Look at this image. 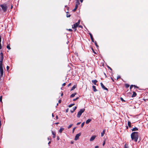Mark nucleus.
I'll return each mask as SVG.
<instances>
[{"label": "nucleus", "mask_w": 148, "mask_h": 148, "mask_svg": "<svg viewBox=\"0 0 148 148\" xmlns=\"http://www.w3.org/2000/svg\"><path fill=\"white\" fill-rule=\"evenodd\" d=\"M1 36H0V49H1L2 48L1 45Z\"/></svg>", "instance_id": "23"}, {"label": "nucleus", "mask_w": 148, "mask_h": 148, "mask_svg": "<svg viewBox=\"0 0 148 148\" xmlns=\"http://www.w3.org/2000/svg\"><path fill=\"white\" fill-rule=\"evenodd\" d=\"M133 94L132 96V97H136L137 95V94L134 91H133Z\"/></svg>", "instance_id": "11"}, {"label": "nucleus", "mask_w": 148, "mask_h": 148, "mask_svg": "<svg viewBox=\"0 0 148 148\" xmlns=\"http://www.w3.org/2000/svg\"><path fill=\"white\" fill-rule=\"evenodd\" d=\"M85 111V109L84 108L81 109L78 112L77 114V117L79 118L82 114Z\"/></svg>", "instance_id": "3"}, {"label": "nucleus", "mask_w": 148, "mask_h": 148, "mask_svg": "<svg viewBox=\"0 0 148 148\" xmlns=\"http://www.w3.org/2000/svg\"><path fill=\"white\" fill-rule=\"evenodd\" d=\"M81 123V122H78V123H77V125H79Z\"/></svg>", "instance_id": "51"}, {"label": "nucleus", "mask_w": 148, "mask_h": 148, "mask_svg": "<svg viewBox=\"0 0 148 148\" xmlns=\"http://www.w3.org/2000/svg\"><path fill=\"white\" fill-rule=\"evenodd\" d=\"M61 101H62L60 99H59L58 101V102L59 103H61Z\"/></svg>", "instance_id": "47"}, {"label": "nucleus", "mask_w": 148, "mask_h": 148, "mask_svg": "<svg viewBox=\"0 0 148 148\" xmlns=\"http://www.w3.org/2000/svg\"><path fill=\"white\" fill-rule=\"evenodd\" d=\"M51 132L53 135V138H55L56 137V132H53V131H52Z\"/></svg>", "instance_id": "9"}, {"label": "nucleus", "mask_w": 148, "mask_h": 148, "mask_svg": "<svg viewBox=\"0 0 148 148\" xmlns=\"http://www.w3.org/2000/svg\"><path fill=\"white\" fill-rule=\"evenodd\" d=\"M125 86L126 88H128L129 87L130 85L128 84H126Z\"/></svg>", "instance_id": "24"}, {"label": "nucleus", "mask_w": 148, "mask_h": 148, "mask_svg": "<svg viewBox=\"0 0 148 148\" xmlns=\"http://www.w3.org/2000/svg\"><path fill=\"white\" fill-rule=\"evenodd\" d=\"M0 6L1 8V9L0 8V11L2 10L4 12H6L8 8L6 4L4 3L3 4H1L0 5Z\"/></svg>", "instance_id": "2"}, {"label": "nucleus", "mask_w": 148, "mask_h": 148, "mask_svg": "<svg viewBox=\"0 0 148 148\" xmlns=\"http://www.w3.org/2000/svg\"><path fill=\"white\" fill-rule=\"evenodd\" d=\"M105 143H106V142H105V141L104 140L103 143V146H104L105 144Z\"/></svg>", "instance_id": "44"}, {"label": "nucleus", "mask_w": 148, "mask_h": 148, "mask_svg": "<svg viewBox=\"0 0 148 148\" xmlns=\"http://www.w3.org/2000/svg\"><path fill=\"white\" fill-rule=\"evenodd\" d=\"M0 56H1V57L3 56V54L2 52L1 53Z\"/></svg>", "instance_id": "41"}, {"label": "nucleus", "mask_w": 148, "mask_h": 148, "mask_svg": "<svg viewBox=\"0 0 148 148\" xmlns=\"http://www.w3.org/2000/svg\"><path fill=\"white\" fill-rule=\"evenodd\" d=\"M92 120L90 119H88L86 121V124H87L89 123Z\"/></svg>", "instance_id": "16"}, {"label": "nucleus", "mask_w": 148, "mask_h": 148, "mask_svg": "<svg viewBox=\"0 0 148 148\" xmlns=\"http://www.w3.org/2000/svg\"><path fill=\"white\" fill-rule=\"evenodd\" d=\"M105 133V130H103V131L101 133V137H103V136L104 134Z\"/></svg>", "instance_id": "21"}, {"label": "nucleus", "mask_w": 148, "mask_h": 148, "mask_svg": "<svg viewBox=\"0 0 148 148\" xmlns=\"http://www.w3.org/2000/svg\"><path fill=\"white\" fill-rule=\"evenodd\" d=\"M138 130V128L136 127L133 128L132 129V131H137Z\"/></svg>", "instance_id": "10"}, {"label": "nucleus", "mask_w": 148, "mask_h": 148, "mask_svg": "<svg viewBox=\"0 0 148 148\" xmlns=\"http://www.w3.org/2000/svg\"><path fill=\"white\" fill-rule=\"evenodd\" d=\"M92 88H93V90L94 92H95L97 91V90L96 89L95 86H93Z\"/></svg>", "instance_id": "15"}, {"label": "nucleus", "mask_w": 148, "mask_h": 148, "mask_svg": "<svg viewBox=\"0 0 148 148\" xmlns=\"http://www.w3.org/2000/svg\"><path fill=\"white\" fill-rule=\"evenodd\" d=\"M79 24L77 23H76L75 24H74L72 26V28L73 29H75L78 27Z\"/></svg>", "instance_id": "5"}, {"label": "nucleus", "mask_w": 148, "mask_h": 148, "mask_svg": "<svg viewBox=\"0 0 148 148\" xmlns=\"http://www.w3.org/2000/svg\"><path fill=\"white\" fill-rule=\"evenodd\" d=\"M133 87V85H131L130 86V90H131Z\"/></svg>", "instance_id": "36"}, {"label": "nucleus", "mask_w": 148, "mask_h": 148, "mask_svg": "<svg viewBox=\"0 0 148 148\" xmlns=\"http://www.w3.org/2000/svg\"><path fill=\"white\" fill-rule=\"evenodd\" d=\"M64 130V128H63L61 127L59 130V132L60 133H61L62 131Z\"/></svg>", "instance_id": "18"}, {"label": "nucleus", "mask_w": 148, "mask_h": 148, "mask_svg": "<svg viewBox=\"0 0 148 148\" xmlns=\"http://www.w3.org/2000/svg\"><path fill=\"white\" fill-rule=\"evenodd\" d=\"M2 96H1L0 97V102L2 103Z\"/></svg>", "instance_id": "30"}, {"label": "nucleus", "mask_w": 148, "mask_h": 148, "mask_svg": "<svg viewBox=\"0 0 148 148\" xmlns=\"http://www.w3.org/2000/svg\"><path fill=\"white\" fill-rule=\"evenodd\" d=\"M111 78L113 82L114 81V79L112 77H111Z\"/></svg>", "instance_id": "56"}, {"label": "nucleus", "mask_w": 148, "mask_h": 148, "mask_svg": "<svg viewBox=\"0 0 148 148\" xmlns=\"http://www.w3.org/2000/svg\"><path fill=\"white\" fill-rule=\"evenodd\" d=\"M56 119H58V115H56Z\"/></svg>", "instance_id": "52"}, {"label": "nucleus", "mask_w": 148, "mask_h": 148, "mask_svg": "<svg viewBox=\"0 0 148 148\" xmlns=\"http://www.w3.org/2000/svg\"><path fill=\"white\" fill-rule=\"evenodd\" d=\"M50 143H51V141H49V143H48V144H49Z\"/></svg>", "instance_id": "64"}, {"label": "nucleus", "mask_w": 148, "mask_h": 148, "mask_svg": "<svg viewBox=\"0 0 148 148\" xmlns=\"http://www.w3.org/2000/svg\"><path fill=\"white\" fill-rule=\"evenodd\" d=\"M84 123H85L84 122H83L82 123V124H81V127H83V126L84 125Z\"/></svg>", "instance_id": "33"}, {"label": "nucleus", "mask_w": 148, "mask_h": 148, "mask_svg": "<svg viewBox=\"0 0 148 148\" xmlns=\"http://www.w3.org/2000/svg\"><path fill=\"white\" fill-rule=\"evenodd\" d=\"M77 108V107H73V110H70L71 112V113H73V112L76 110Z\"/></svg>", "instance_id": "13"}, {"label": "nucleus", "mask_w": 148, "mask_h": 148, "mask_svg": "<svg viewBox=\"0 0 148 148\" xmlns=\"http://www.w3.org/2000/svg\"><path fill=\"white\" fill-rule=\"evenodd\" d=\"M78 5H75V8L73 10V11H75L77 9V8Z\"/></svg>", "instance_id": "20"}, {"label": "nucleus", "mask_w": 148, "mask_h": 148, "mask_svg": "<svg viewBox=\"0 0 148 148\" xmlns=\"http://www.w3.org/2000/svg\"><path fill=\"white\" fill-rule=\"evenodd\" d=\"M108 68L109 69H110V70H111V71H112V69L111 68H110V67H109V66H108Z\"/></svg>", "instance_id": "45"}, {"label": "nucleus", "mask_w": 148, "mask_h": 148, "mask_svg": "<svg viewBox=\"0 0 148 148\" xmlns=\"http://www.w3.org/2000/svg\"><path fill=\"white\" fill-rule=\"evenodd\" d=\"M59 139V136H57V139L58 140Z\"/></svg>", "instance_id": "58"}, {"label": "nucleus", "mask_w": 148, "mask_h": 148, "mask_svg": "<svg viewBox=\"0 0 148 148\" xmlns=\"http://www.w3.org/2000/svg\"><path fill=\"white\" fill-rule=\"evenodd\" d=\"M133 87H134V88H139L138 87L136 86L135 85H133Z\"/></svg>", "instance_id": "37"}, {"label": "nucleus", "mask_w": 148, "mask_h": 148, "mask_svg": "<svg viewBox=\"0 0 148 148\" xmlns=\"http://www.w3.org/2000/svg\"><path fill=\"white\" fill-rule=\"evenodd\" d=\"M79 4V0H76V5H78Z\"/></svg>", "instance_id": "22"}, {"label": "nucleus", "mask_w": 148, "mask_h": 148, "mask_svg": "<svg viewBox=\"0 0 148 148\" xmlns=\"http://www.w3.org/2000/svg\"><path fill=\"white\" fill-rule=\"evenodd\" d=\"M132 140H134L135 142H137L139 137V133L137 132H134L131 135Z\"/></svg>", "instance_id": "1"}, {"label": "nucleus", "mask_w": 148, "mask_h": 148, "mask_svg": "<svg viewBox=\"0 0 148 148\" xmlns=\"http://www.w3.org/2000/svg\"><path fill=\"white\" fill-rule=\"evenodd\" d=\"M125 148H128L126 146V144H125Z\"/></svg>", "instance_id": "59"}, {"label": "nucleus", "mask_w": 148, "mask_h": 148, "mask_svg": "<svg viewBox=\"0 0 148 148\" xmlns=\"http://www.w3.org/2000/svg\"><path fill=\"white\" fill-rule=\"evenodd\" d=\"M92 42H94L95 41H94V38H93L92 39H91Z\"/></svg>", "instance_id": "42"}, {"label": "nucleus", "mask_w": 148, "mask_h": 148, "mask_svg": "<svg viewBox=\"0 0 148 148\" xmlns=\"http://www.w3.org/2000/svg\"><path fill=\"white\" fill-rule=\"evenodd\" d=\"M89 34L90 36L91 39H92L93 38L92 34L90 33H89Z\"/></svg>", "instance_id": "25"}, {"label": "nucleus", "mask_w": 148, "mask_h": 148, "mask_svg": "<svg viewBox=\"0 0 148 148\" xmlns=\"http://www.w3.org/2000/svg\"><path fill=\"white\" fill-rule=\"evenodd\" d=\"M127 124H128V126L130 128H131L132 127L131 125V123L130 121H128Z\"/></svg>", "instance_id": "17"}, {"label": "nucleus", "mask_w": 148, "mask_h": 148, "mask_svg": "<svg viewBox=\"0 0 148 148\" xmlns=\"http://www.w3.org/2000/svg\"><path fill=\"white\" fill-rule=\"evenodd\" d=\"M67 30L70 31V32H72V30L71 29H67Z\"/></svg>", "instance_id": "46"}, {"label": "nucleus", "mask_w": 148, "mask_h": 148, "mask_svg": "<svg viewBox=\"0 0 148 148\" xmlns=\"http://www.w3.org/2000/svg\"><path fill=\"white\" fill-rule=\"evenodd\" d=\"M76 128L75 127H74L73 129V132L75 129Z\"/></svg>", "instance_id": "49"}, {"label": "nucleus", "mask_w": 148, "mask_h": 148, "mask_svg": "<svg viewBox=\"0 0 148 148\" xmlns=\"http://www.w3.org/2000/svg\"><path fill=\"white\" fill-rule=\"evenodd\" d=\"M9 68H10V67H9L8 66H7V67H6L7 70V71H8L9 69Z\"/></svg>", "instance_id": "38"}, {"label": "nucleus", "mask_w": 148, "mask_h": 148, "mask_svg": "<svg viewBox=\"0 0 148 148\" xmlns=\"http://www.w3.org/2000/svg\"><path fill=\"white\" fill-rule=\"evenodd\" d=\"M74 104H74V103H73V104H70V105H69V108H70V107H72V106H73V105H74Z\"/></svg>", "instance_id": "32"}, {"label": "nucleus", "mask_w": 148, "mask_h": 148, "mask_svg": "<svg viewBox=\"0 0 148 148\" xmlns=\"http://www.w3.org/2000/svg\"><path fill=\"white\" fill-rule=\"evenodd\" d=\"M63 93H61V96H63Z\"/></svg>", "instance_id": "62"}, {"label": "nucleus", "mask_w": 148, "mask_h": 148, "mask_svg": "<svg viewBox=\"0 0 148 148\" xmlns=\"http://www.w3.org/2000/svg\"><path fill=\"white\" fill-rule=\"evenodd\" d=\"M77 93L76 92H75L74 93H73L70 96V97L71 98H72V97H74L75 95H76L77 94Z\"/></svg>", "instance_id": "14"}, {"label": "nucleus", "mask_w": 148, "mask_h": 148, "mask_svg": "<svg viewBox=\"0 0 148 148\" xmlns=\"http://www.w3.org/2000/svg\"><path fill=\"white\" fill-rule=\"evenodd\" d=\"M77 87L76 85H74L71 88V91H72L75 88Z\"/></svg>", "instance_id": "19"}, {"label": "nucleus", "mask_w": 148, "mask_h": 148, "mask_svg": "<svg viewBox=\"0 0 148 148\" xmlns=\"http://www.w3.org/2000/svg\"><path fill=\"white\" fill-rule=\"evenodd\" d=\"M104 75H105V76L106 77H107V75H106V73H104Z\"/></svg>", "instance_id": "57"}, {"label": "nucleus", "mask_w": 148, "mask_h": 148, "mask_svg": "<svg viewBox=\"0 0 148 148\" xmlns=\"http://www.w3.org/2000/svg\"><path fill=\"white\" fill-rule=\"evenodd\" d=\"M81 133H79L77 134L75 136V137L74 139L75 140H77L79 138V137L81 136Z\"/></svg>", "instance_id": "4"}, {"label": "nucleus", "mask_w": 148, "mask_h": 148, "mask_svg": "<svg viewBox=\"0 0 148 148\" xmlns=\"http://www.w3.org/2000/svg\"><path fill=\"white\" fill-rule=\"evenodd\" d=\"M121 78V76L119 75L117 76V80Z\"/></svg>", "instance_id": "40"}, {"label": "nucleus", "mask_w": 148, "mask_h": 148, "mask_svg": "<svg viewBox=\"0 0 148 148\" xmlns=\"http://www.w3.org/2000/svg\"><path fill=\"white\" fill-rule=\"evenodd\" d=\"M3 56L0 57V65H3Z\"/></svg>", "instance_id": "7"}, {"label": "nucleus", "mask_w": 148, "mask_h": 148, "mask_svg": "<svg viewBox=\"0 0 148 148\" xmlns=\"http://www.w3.org/2000/svg\"><path fill=\"white\" fill-rule=\"evenodd\" d=\"M12 8H13L12 5V4H11V9H12Z\"/></svg>", "instance_id": "55"}, {"label": "nucleus", "mask_w": 148, "mask_h": 148, "mask_svg": "<svg viewBox=\"0 0 148 148\" xmlns=\"http://www.w3.org/2000/svg\"><path fill=\"white\" fill-rule=\"evenodd\" d=\"M59 122L56 123H55V124H59Z\"/></svg>", "instance_id": "61"}, {"label": "nucleus", "mask_w": 148, "mask_h": 148, "mask_svg": "<svg viewBox=\"0 0 148 148\" xmlns=\"http://www.w3.org/2000/svg\"><path fill=\"white\" fill-rule=\"evenodd\" d=\"M81 2L82 3L83 1V0H80Z\"/></svg>", "instance_id": "60"}, {"label": "nucleus", "mask_w": 148, "mask_h": 148, "mask_svg": "<svg viewBox=\"0 0 148 148\" xmlns=\"http://www.w3.org/2000/svg\"><path fill=\"white\" fill-rule=\"evenodd\" d=\"M100 84H101V85L102 88L104 90H107V91L108 90V89L107 88H106V87H105L103 85V84L102 82Z\"/></svg>", "instance_id": "6"}, {"label": "nucleus", "mask_w": 148, "mask_h": 148, "mask_svg": "<svg viewBox=\"0 0 148 148\" xmlns=\"http://www.w3.org/2000/svg\"><path fill=\"white\" fill-rule=\"evenodd\" d=\"M96 137V136L95 135H94L92 136L90 139V141H93L95 139Z\"/></svg>", "instance_id": "8"}, {"label": "nucleus", "mask_w": 148, "mask_h": 148, "mask_svg": "<svg viewBox=\"0 0 148 148\" xmlns=\"http://www.w3.org/2000/svg\"><path fill=\"white\" fill-rule=\"evenodd\" d=\"M73 124H70V125H69L68 127V129H69L71 127L73 126Z\"/></svg>", "instance_id": "29"}, {"label": "nucleus", "mask_w": 148, "mask_h": 148, "mask_svg": "<svg viewBox=\"0 0 148 148\" xmlns=\"http://www.w3.org/2000/svg\"><path fill=\"white\" fill-rule=\"evenodd\" d=\"M94 43H95V45L97 47V48H98L99 47V46L97 45L96 42V41H95Z\"/></svg>", "instance_id": "26"}, {"label": "nucleus", "mask_w": 148, "mask_h": 148, "mask_svg": "<svg viewBox=\"0 0 148 148\" xmlns=\"http://www.w3.org/2000/svg\"><path fill=\"white\" fill-rule=\"evenodd\" d=\"M97 81L96 80H92V82L95 85L96 84V83L97 82Z\"/></svg>", "instance_id": "12"}, {"label": "nucleus", "mask_w": 148, "mask_h": 148, "mask_svg": "<svg viewBox=\"0 0 148 148\" xmlns=\"http://www.w3.org/2000/svg\"><path fill=\"white\" fill-rule=\"evenodd\" d=\"M52 116L53 117L54 116L53 114V113L52 114Z\"/></svg>", "instance_id": "63"}, {"label": "nucleus", "mask_w": 148, "mask_h": 148, "mask_svg": "<svg viewBox=\"0 0 148 148\" xmlns=\"http://www.w3.org/2000/svg\"><path fill=\"white\" fill-rule=\"evenodd\" d=\"M80 21V20H79L78 21V22H77V23L78 24H79Z\"/></svg>", "instance_id": "50"}, {"label": "nucleus", "mask_w": 148, "mask_h": 148, "mask_svg": "<svg viewBox=\"0 0 148 148\" xmlns=\"http://www.w3.org/2000/svg\"><path fill=\"white\" fill-rule=\"evenodd\" d=\"M7 48L9 50H10L11 49V48H10V45H7Z\"/></svg>", "instance_id": "27"}, {"label": "nucleus", "mask_w": 148, "mask_h": 148, "mask_svg": "<svg viewBox=\"0 0 148 148\" xmlns=\"http://www.w3.org/2000/svg\"><path fill=\"white\" fill-rule=\"evenodd\" d=\"M66 84L65 83H64L62 85V86H65L66 85Z\"/></svg>", "instance_id": "43"}, {"label": "nucleus", "mask_w": 148, "mask_h": 148, "mask_svg": "<svg viewBox=\"0 0 148 148\" xmlns=\"http://www.w3.org/2000/svg\"><path fill=\"white\" fill-rule=\"evenodd\" d=\"M79 97H77L75 99H73V101H76L78 99H79Z\"/></svg>", "instance_id": "34"}, {"label": "nucleus", "mask_w": 148, "mask_h": 148, "mask_svg": "<svg viewBox=\"0 0 148 148\" xmlns=\"http://www.w3.org/2000/svg\"><path fill=\"white\" fill-rule=\"evenodd\" d=\"M91 49L93 51V52L95 53V54H96L97 53H96V52L93 49V48L92 47L91 48Z\"/></svg>", "instance_id": "31"}, {"label": "nucleus", "mask_w": 148, "mask_h": 148, "mask_svg": "<svg viewBox=\"0 0 148 148\" xmlns=\"http://www.w3.org/2000/svg\"><path fill=\"white\" fill-rule=\"evenodd\" d=\"M71 83H70L68 84V86L69 87V86H71Z\"/></svg>", "instance_id": "48"}, {"label": "nucleus", "mask_w": 148, "mask_h": 148, "mask_svg": "<svg viewBox=\"0 0 148 148\" xmlns=\"http://www.w3.org/2000/svg\"><path fill=\"white\" fill-rule=\"evenodd\" d=\"M68 110H69V109L68 108H67L66 110V112H68Z\"/></svg>", "instance_id": "53"}, {"label": "nucleus", "mask_w": 148, "mask_h": 148, "mask_svg": "<svg viewBox=\"0 0 148 148\" xmlns=\"http://www.w3.org/2000/svg\"><path fill=\"white\" fill-rule=\"evenodd\" d=\"M120 99L122 101L125 102V101L122 97H121Z\"/></svg>", "instance_id": "35"}, {"label": "nucleus", "mask_w": 148, "mask_h": 148, "mask_svg": "<svg viewBox=\"0 0 148 148\" xmlns=\"http://www.w3.org/2000/svg\"><path fill=\"white\" fill-rule=\"evenodd\" d=\"M95 148H99V146H96L95 147Z\"/></svg>", "instance_id": "54"}, {"label": "nucleus", "mask_w": 148, "mask_h": 148, "mask_svg": "<svg viewBox=\"0 0 148 148\" xmlns=\"http://www.w3.org/2000/svg\"><path fill=\"white\" fill-rule=\"evenodd\" d=\"M79 27H80L82 29L83 27H82V25H79V26H78Z\"/></svg>", "instance_id": "39"}, {"label": "nucleus", "mask_w": 148, "mask_h": 148, "mask_svg": "<svg viewBox=\"0 0 148 148\" xmlns=\"http://www.w3.org/2000/svg\"><path fill=\"white\" fill-rule=\"evenodd\" d=\"M66 16L67 17H70L71 15L70 14H69H69L67 12L66 14Z\"/></svg>", "instance_id": "28"}]
</instances>
